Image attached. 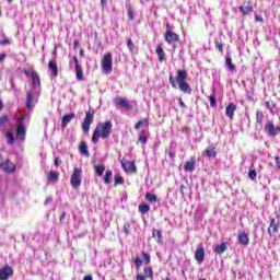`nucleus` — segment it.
<instances>
[{
  "instance_id": "1",
  "label": "nucleus",
  "mask_w": 280,
  "mask_h": 280,
  "mask_svg": "<svg viewBox=\"0 0 280 280\" xmlns=\"http://www.w3.org/2000/svg\"><path fill=\"white\" fill-rule=\"evenodd\" d=\"M187 78H189L187 70L178 69L176 71V77L174 78V75L171 74L168 77V81L173 89H176L177 85L182 93H187L188 95H191V85L187 83Z\"/></svg>"
},
{
  "instance_id": "2",
  "label": "nucleus",
  "mask_w": 280,
  "mask_h": 280,
  "mask_svg": "<svg viewBox=\"0 0 280 280\" xmlns=\"http://www.w3.org/2000/svg\"><path fill=\"white\" fill-rule=\"evenodd\" d=\"M113 133V121L106 120L103 122H97L93 133H92V143H100V139H110Z\"/></svg>"
},
{
  "instance_id": "3",
  "label": "nucleus",
  "mask_w": 280,
  "mask_h": 280,
  "mask_svg": "<svg viewBox=\"0 0 280 280\" xmlns=\"http://www.w3.org/2000/svg\"><path fill=\"white\" fill-rule=\"evenodd\" d=\"M93 121H95V109L90 108L89 110L85 112V117L81 122L84 135H89L91 130V125L93 124Z\"/></svg>"
},
{
  "instance_id": "4",
  "label": "nucleus",
  "mask_w": 280,
  "mask_h": 280,
  "mask_svg": "<svg viewBox=\"0 0 280 280\" xmlns=\"http://www.w3.org/2000/svg\"><path fill=\"white\" fill-rule=\"evenodd\" d=\"M70 185L73 189H80L82 185V168L74 166L72 175L70 177Z\"/></svg>"
},
{
  "instance_id": "5",
  "label": "nucleus",
  "mask_w": 280,
  "mask_h": 280,
  "mask_svg": "<svg viewBox=\"0 0 280 280\" xmlns=\"http://www.w3.org/2000/svg\"><path fill=\"white\" fill-rule=\"evenodd\" d=\"M27 135V128H25V116H21L16 119V139L25 141Z\"/></svg>"
},
{
  "instance_id": "6",
  "label": "nucleus",
  "mask_w": 280,
  "mask_h": 280,
  "mask_svg": "<svg viewBox=\"0 0 280 280\" xmlns=\"http://www.w3.org/2000/svg\"><path fill=\"white\" fill-rule=\"evenodd\" d=\"M26 78H31L33 89H40V74L34 69H24L23 70Z\"/></svg>"
},
{
  "instance_id": "7",
  "label": "nucleus",
  "mask_w": 280,
  "mask_h": 280,
  "mask_svg": "<svg viewBox=\"0 0 280 280\" xmlns=\"http://www.w3.org/2000/svg\"><path fill=\"white\" fill-rule=\"evenodd\" d=\"M101 67L104 73H113V54L107 52L103 56Z\"/></svg>"
},
{
  "instance_id": "8",
  "label": "nucleus",
  "mask_w": 280,
  "mask_h": 280,
  "mask_svg": "<svg viewBox=\"0 0 280 280\" xmlns=\"http://www.w3.org/2000/svg\"><path fill=\"white\" fill-rule=\"evenodd\" d=\"M277 219H275V218L270 219V224H269L268 230H267V232L269 234V237H276L277 233H279L280 214L277 215Z\"/></svg>"
},
{
  "instance_id": "9",
  "label": "nucleus",
  "mask_w": 280,
  "mask_h": 280,
  "mask_svg": "<svg viewBox=\"0 0 280 280\" xmlns=\"http://www.w3.org/2000/svg\"><path fill=\"white\" fill-rule=\"evenodd\" d=\"M164 36L167 45H174V43H178V40H180V36L172 30H166Z\"/></svg>"
},
{
  "instance_id": "10",
  "label": "nucleus",
  "mask_w": 280,
  "mask_h": 280,
  "mask_svg": "<svg viewBox=\"0 0 280 280\" xmlns=\"http://www.w3.org/2000/svg\"><path fill=\"white\" fill-rule=\"evenodd\" d=\"M120 165L126 174H137V165L135 162L121 161Z\"/></svg>"
},
{
  "instance_id": "11",
  "label": "nucleus",
  "mask_w": 280,
  "mask_h": 280,
  "mask_svg": "<svg viewBox=\"0 0 280 280\" xmlns=\"http://www.w3.org/2000/svg\"><path fill=\"white\" fill-rule=\"evenodd\" d=\"M145 279H154V270L150 266L143 267V275L137 273L136 276V280H145Z\"/></svg>"
},
{
  "instance_id": "12",
  "label": "nucleus",
  "mask_w": 280,
  "mask_h": 280,
  "mask_svg": "<svg viewBox=\"0 0 280 280\" xmlns=\"http://www.w3.org/2000/svg\"><path fill=\"white\" fill-rule=\"evenodd\" d=\"M12 277H14V269L11 266L0 268V280H8Z\"/></svg>"
},
{
  "instance_id": "13",
  "label": "nucleus",
  "mask_w": 280,
  "mask_h": 280,
  "mask_svg": "<svg viewBox=\"0 0 280 280\" xmlns=\"http://www.w3.org/2000/svg\"><path fill=\"white\" fill-rule=\"evenodd\" d=\"M114 104L116 106H119L120 108H126L127 110H132V106L130 102L127 101V98L117 97L114 100Z\"/></svg>"
},
{
  "instance_id": "14",
  "label": "nucleus",
  "mask_w": 280,
  "mask_h": 280,
  "mask_svg": "<svg viewBox=\"0 0 280 280\" xmlns=\"http://www.w3.org/2000/svg\"><path fill=\"white\" fill-rule=\"evenodd\" d=\"M201 155L206 156L207 159H215V156H218V151L215 150V147L211 144L202 151Z\"/></svg>"
},
{
  "instance_id": "15",
  "label": "nucleus",
  "mask_w": 280,
  "mask_h": 280,
  "mask_svg": "<svg viewBox=\"0 0 280 280\" xmlns=\"http://www.w3.org/2000/svg\"><path fill=\"white\" fill-rule=\"evenodd\" d=\"M205 255H207V250L203 246H199L195 252V259L199 265L205 261Z\"/></svg>"
},
{
  "instance_id": "16",
  "label": "nucleus",
  "mask_w": 280,
  "mask_h": 280,
  "mask_svg": "<svg viewBox=\"0 0 280 280\" xmlns=\"http://www.w3.org/2000/svg\"><path fill=\"white\" fill-rule=\"evenodd\" d=\"M235 110H237L235 103H229L225 107V115L231 121H233V117H235Z\"/></svg>"
},
{
  "instance_id": "17",
  "label": "nucleus",
  "mask_w": 280,
  "mask_h": 280,
  "mask_svg": "<svg viewBox=\"0 0 280 280\" xmlns=\"http://www.w3.org/2000/svg\"><path fill=\"white\" fill-rule=\"evenodd\" d=\"M237 242L241 246H248L250 244V238L246 232H241L237 234Z\"/></svg>"
},
{
  "instance_id": "18",
  "label": "nucleus",
  "mask_w": 280,
  "mask_h": 280,
  "mask_svg": "<svg viewBox=\"0 0 280 280\" xmlns=\"http://www.w3.org/2000/svg\"><path fill=\"white\" fill-rule=\"evenodd\" d=\"M48 71H50V74L52 75V78H58V62L56 61V59H52L48 62Z\"/></svg>"
},
{
  "instance_id": "19",
  "label": "nucleus",
  "mask_w": 280,
  "mask_h": 280,
  "mask_svg": "<svg viewBox=\"0 0 280 280\" xmlns=\"http://www.w3.org/2000/svg\"><path fill=\"white\" fill-rule=\"evenodd\" d=\"M159 62H165L167 57L165 56V50L163 49V44H159L155 49Z\"/></svg>"
},
{
  "instance_id": "20",
  "label": "nucleus",
  "mask_w": 280,
  "mask_h": 280,
  "mask_svg": "<svg viewBox=\"0 0 280 280\" xmlns=\"http://www.w3.org/2000/svg\"><path fill=\"white\" fill-rule=\"evenodd\" d=\"M72 119H75V113H69L62 117V119H61L62 130H65V128H67V126H69V124H71Z\"/></svg>"
},
{
  "instance_id": "21",
  "label": "nucleus",
  "mask_w": 280,
  "mask_h": 280,
  "mask_svg": "<svg viewBox=\"0 0 280 280\" xmlns=\"http://www.w3.org/2000/svg\"><path fill=\"white\" fill-rule=\"evenodd\" d=\"M238 11L241 12L242 16H248V14H252L253 12V4L250 2L243 4L238 8Z\"/></svg>"
},
{
  "instance_id": "22",
  "label": "nucleus",
  "mask_w": 280,
  "mask_h": 280,
  "mask_svg": "<svg viewBox=\"0 0 280 280\" xmlns=\"http://www.w3.org/2000/svg\"><path fill=\"white\" fill-rule=\"evenodd\" d=\"M196 170V156H191L184 165L185 172H194Z\"/></svg>"
},
{
  "instance_id": "23",
  "label": "nucleus",
  "mask_w": 280,
  "mask_h": 280,
  "mask_svg": "<svg viewBox=\"0 0 280 280\" xmlns=\"http://www.w3.org/2000/svg\"><path fill=\"white\" fill-rule=\"evenodd\" d=\"M4 172H8V174H12L16 172V164H13L10 159L5 161V164L3 166Z\"/></svg>"
},
{
  "instance_id": "24",
  "label": "nucleus",
  "mask_w": 280,
  "mask_h": 280,
  "mask_svg": "<svg viewBox=\"0 0 280 280\" xmlns=\"http://www.w3.org/2000/svg\"><path fill=\"white\" fill-rule=\"evenodd\" d=\"M79 152L83 156H88V158L91 156V153L89 152V145L84 141L80 142V144H79Z\"/></svg>"
},
{
  "instance_id": "25",
  "label": "nucleus",
  "mask_w": 280,
  "mask_h": 280,
  "mask_svg": "<svg viewBox=\"0 0 280 280\" xmlns=\"http://www.w3.org/2000/svg\"><path fill=\"white\" fill-rule=\"evenodd\" d=\"M228 245H226V242H223L219 245H217L213 249L214 253H217V255H224V253H226L228 250Z\"/></svg>"
},
{
  "instance_id": "26",
  "label": "nucleus",
  "mask_w": 280,
  "mask_h": 280,
  "mask_svg": "<svg viewBox=\"0 0 280 280\" xmlns=\"http://www.w3.org/2000/svg\"><path fill=\"white\" fill-rule=\"evenodd\" d=\"M141 128H150V119L144 118L142 120H138V122L135 125V130H140Z\"/></svg>"
},
{
  "instance_id": "27",
  "label": "nucleus",
  "mask_w": 280,
  "mask_h": 280,
  "mask_svg": "<svg viewBox=\"0 0 280 280\" xmlns=\"http://www.w3.org/2000/svg\"><path fill=\"white\" fill-rule=\"evenodd\" d=\"M152 237L158 244H163V232H161V230H153Z\"/></svg>"
},
{
  "instance_id": "28",
  "label": "nucleus",
  "mask_w": 280,
  "mask_h": 280,
  "mask_svg": "<svg viewBox=\"0 0 280 280\" xmlns=\"http://www.w3.org/2000/svg\"><path fill=\"white\" fill-rule=\"evenodd\" d=\"M148 131L147 130H141L139 136H138V141L142 143V145H145L148 143Z\"/></svg>"
},
{
  "instance_id": "29",
  "label": "nucleus",
  "mask_w": 280,
  "mask_h": 280,
  "mask_svg": "<svg viewBox=\"0 0 280 280\" xmlns=\"http://www.w3.org/2000/svg\"><path fill=\"white\" fill-rule=\"evenodd\" d=\"M74 71L78 82H82V80H84V70L82 69V66L74 68Z\"/></svg>"
},
{
  "instance_id": "30",
  "label": "nucleus",
  "mask_w": 280,
  "mask_h": 280,
  "mask_svg": "<svg viewBox=\"0 0 280 280\" xmlns=\"http://www.w3.org/2000/svg\"><path fill=\"white\" fill-rule=\"evenodd\" d=\"M26 108H33L34 107V94L32 92L26 93Z\"/></svg>"
},
{
  "instance_id": "31",
  "label": "nucleus",
  "mask_w": 280,
  "mask_h": 280,
  "mask_svg": "<svg viewBox=\"0 0 280 280\" xmlns=\"http://www.w3.org/2000/svg\"><path fill=\"white\" fill-rule=\"evenodd\" d=\"M127 14L130 21H135V10L132 9V4L130 2H126L125 4Z\"/></svg>"
},
{
  "instance_id": "32",
  "label": "nucleus",
  "mask_w": 280,
  "mask_h": 280,
  "mask_svg": "<svg viewBox=\"0 0 280 280\" xmlns=\"http://www.w3.org/2000/svg\"><path fill=\"white\" fill-rule=\"evenodd\" d=\"M47 178H48V180H49L50 183H58L59 176H58V173H57V172L50 171V172L48 173V175H47Z\"/></svg>"
},
{
  "instance_id": "33",
  "label": "nucleus",
  "mask_w": 280,
  "mask_h": 280,
  "mask_svg": "<svg viewBox=\"0 0 280 280\" xmlns=\"http://www.w3.org/2000/svg\"><path fill=\"white\" fill-rule=\"evenodd\" d=\"M135 267H136V272H139L141 270V267L143 266V259L141 257L137 256L133 260Z\"/></svg>"
},
{
  "instance_id": "34",
  "label": "nucleus",
  "mask_w": 280,
  "mask_h": 280,
  "mask_svg": "<svg viewBox=\"0 0 280 280\" xmlns=\"http://www.w3.org/2000/svg\"><path fill=\"white\" fill-rule=\"evenodd\" d=\"M110 178H113V171L107 170L105 172L104 177H103V180H104L105 185H110Z\"/></svg>"
},
{
  "instance_id": "35",
  "label": "nucleus",
  "mask_w": 280,
  "mask_h": 280,
  "mask_svg": "<svg viewBox=\"0 0 280 280\" xmlns=\"http://www.w3.org/2000/svg\"><path fill=\"white\" fill-rule=\"evenodd\" d=\"M225 65L230 71H235L236 67L233 63V59L231 57L225 58Z\"/></svg>"
},
{
  "instance_id": "36",
  "label": "nucleus",
  "mask_w": 280,
  "mask_h": 280,
  "mask_svg": "<svg viewBox=\"0 0 280 280\" xmlns=\"http://www.w3.org/2000/svg\"><path fill=\"white\" fill-rule=\"evenodd\" d=\"M145 200H148V202H156L159 200V197H156V195L154 194L147 192Z\"/></svg>"
},
{
  "instance_id": "37",
  "label": "nucleus",
  "mask_w": 280,
  "mask_h": 280,
  "mask_svg": "<svg viewBox=\"0 0 280 280\" xmlns=\"http://www.w3.org/2000/svg\"><path fill=\"white\" fill-rule=\"evenodd\" d=\"M139 211L144 215V213H150V206L145 203H141L139 206Z\"/></svg>"
},
{
  "instance_id": "38",
  "label": "nucleus",
  "mask_w": 280,
  "mask_h": 280,
  "mask_svg": "<svg viewBox=\"0 0 280 280\" xmlns=\"http://www.w3.org/2000/svg\"><path fill=\"white\" fill-rule=\"evenodd\" d=\"M14 141V133H12V131H7V143H9V145H12Z\"/></svg>"
},
{
  "instance_id": "39",
  "label": "nucleus",
  "mask_w": 280,
  "mask_h": 280,
  "mask_svg": "<svg viewBox=\"0 0 280 280\" xmlns=\"http://www.w3.org/2000/svg\"><path fill=\"white\" fill-rule=\"evenodd\" d=\"M141 255H142V259L144 260V262H145L147 265H149V264L152 262V257L150 256L149 253L142 250V252H141Z\"/></svg>"
},
{
  "instance_id": "40",
  "label": "nucleus",
  "mask_w": 280,
  "mask_h": 280,
  "mask_svg": "<svg viewBox=\"0 0 280 280\" xmlns=\"http://www.w3.org/2000/svg\"><path fill=\"white\" fill-rule=\"evenodd\" d=\"M114 185L115 187H117V185H124V177L120 175H115Z\"/></svg>"
},
{
  "instance_id": "41",
  "label": "nucleus",
  "mask_w": 280,
  "mask_h": 280,
  "mask_svg": "<svg viewBox=\"0 0 280 280\" xmlns=\"http://www.w3.org/2000/svg\"><path fill=\"white\" fill-rule=\"evenodd\" d=\"M127 47L131 54L135 51V42H132V38L130 37L127 38Z\"/></svg>"
},
{
  "instance_id": "42",
  "label": "nucleus",
  "mask_w": 280,
  "mask_h": 280,
  "mask_svg": "<svg viewBox=\"0 0 280 280\" xmlns=\"http://www.w3.org/2000/svg\"><path fill=\"white\" fill-rule=\"evenodd\" d=\"M179 191H180L183 198H185V196H187V194H188V191H189V188L187 187V185L182 184V185H180V188H179Z\"/></svg>"
},
{
  "instance_id": "43",
  "label": "nucleus",
  "mask_w": 280,
  "mask_h": 280,
  "mask_svg": "<svg viewBox=\"0 0 280 280\" xmlns=\"http://www.w3.org/2000/svg\"><path fill=\"white\" fill-rule=\"evenodd\" d=\"M130 229H131L130 222L124 223L122 231L125 235H130Z\"/></svg>"
},
{
  "instance_id": "44",
  "label": "nucleus",
  "mask_w": 280,
  "mask_h": 280,
  "mask_svg": "<svg viewBox=\"0 0 280 280\" xmlns=\"http://www.w3.org/2000/svg\"><path fill=\"white\" fill-rule=\"evenodd\" d=\"M106 170V167L98 165L95 167V174H97L98 176H104V171Z\"/></svg>"
},
{
  "instance_id": "45",
  "label": "nucleus",
  "mask_w": 280,
  "mask_h": 280,
  "mask_svg": "<svg viewBox=\"0 0 280 280\" xmlns=\"http://www.w3.org/2000/svg\"><path fill=\"white\" fill-rule=\"evenodd\" d=\"M248 178H250V180H257V171H255V170H249V172H248Z\"/></svg>"
},
{
  "instance_id": "46",
  "label": "nucleus",
  "mask_w": 280,
  "mask_h": 280,
  "mask_svg": "<svg viewBox=\"0 0 280 280\" xmlns=\"http://www.w3.org/2000/svg\"><path fill=\"white\" fill-rule=\"evenodd\" d=\"M209 100H210V106H212V108H215V106H218V100L215 98V96L210 95Z\"/></svg>"
},
{
  "instance_id": "47",
  "label": "nucleus",
  "mask_w": 280,
  "mask_h": 280,
  "mask_svg": "<svg viewBox=\"0 0 280 280\" xmlns=\"http://www.w3.org/2000/svg\"><path fill=\"white\" fill-rule=\"evenodd\" d=\"M168 158H170V161L172 162H174V159L176 158V153H174L172 145L170 147V150H168Z\"/></svg>"
},
{
  "instance_id": "48",
  "label": "nucleus",
  "mask_w": 280,
  "mask_h": 280,
  "mask_svg": "<svg viewBox=\"0 0 280 280\" xmlns=\"http://www.w3.org/2000/svg\"><path fill=\"white\" fill-rule=\"evenodd\" d=\"M215 47H217L218 51H220V54H224V44L217 43Z\"/></svg>"
},
{
  "instance_id": "49",
  "label": "nucleus",
  "mask_w": 280,
  "mask_h": 280,
  "mask_svg": "<svg viewBox=\"0 0 280 280\" xmlns=\"http://www.w3.org/2000/svg\"><path fill=\"white\" fill-rule=\"evenodd\" d=\"M264 121V116L259 115V110L256 112V124H261Z\"/></svg>"
},
{
  "instance_id": "50",
  "label": "nucleus",
  "mask_w": 280,
  "mask_h": 280,
  "mask_svg": "<svg viewBox=\"0 0 280 280\" xmlns=\"http://www.w3.org/2000/svg\"><path fill=\"white\" fill-rule=\"evenodd\" d=\"M8 115H3L2 117H0V126H3V124H7L8 121Z\"/></svg>"
},
{
  "instance_id": "51",
  "label": "nucleus",
  "mask_w": 280,
  "mask_h": 280,
  "mask_svg": "<svg viewBox=\"0 0 280 280\" xmlns=\"http://www.w3.org/2000/svg\"><path fill=\"white\" fill-rule=\"evenodd\" d=\"M72 60H73V62H74V68L82 66V65L80 63V60H78V57H77V56H73V57H72Z\"/></svg>"
},
{
  "instance_id": "52",
  "label": "nucleus",
  "mask_w": 280,
  "mask_h": 280,
  "mask_svg": "<svg viewBox=\"0 0 280 280\" xmlns=\"http://www.w3.org/2000/svg\"><path fill=\"white\" fill-rule=\"evenodd\" d=\"M60 165H62V160H60V158H55V167H59Z\"/></svg>"
},
{
  "instance_id": "53",
  "label": "nucleus",
  "mask_w": 280,
  "mask_h": 280,
  "mask_svg": "<svg viewBox=\"0 0 280 280\" xmlns=\"http://www.w3.org/2000/svg\"><path fill=\"white\" fill-rule=\"evenodd\" d=\"M178 104H179L180 108H187V105L185 104V102H183L182 97L178 98Z\"/></svg>"
},
{
  "instance_id": "54",
  "label": "nucleus",
  "mask_w": 280,
  "mask_h": 280,
  "mask_svg": "<svg viewBox=\"0 0 280 280\" xmlns=\"http://www.w3.org/2000/svg\"><path fill=\"white\" fill-rule=\"evenodd\" d=\"M275 161H276L277 170L280 171V156L277 155V156L275 158Z\"/></svg>"
},
{
  "instance_id": "55",
  "label": "nucleus",
  "mask_w": 280,
  "mask_h": 280,
  "mask_svg": "<svg viewBox=\"0 0 280 280\" xmlns=\"http://www.w3.org/2000/svg\"><path fill=\"white\" fill-rule=\"evenodd\" d=\"M66 219H67V212H62L59 218V222H65Z\"/></svg>"
},
{
  "instance_id": "56",
  "label": "nucleus",
  "mask_w": 280,
  "mask_h": 280,
  "mask_svg": "<svg viewBox=\"0 0 280 280\" xmlns=\"http://www.w3.org/2000/svg\"><path fill=\"white\" fill-rule=\"evenodd\" d=\"M265 106H266L267 110H269L270 113H272V107L270 106V101H267V102L265 103Z\"/></svg>"
},
{
  "instance_id": "57",
  "label": "nucleus",
  "mask_w": 280,
  "mask_h": 280,
  "mask_svg": "<svg viewBox=\"0 0 280 280\" xmlns=\"http://www.w3.org/2000/svg\"><path fill=\"white\" fill-rule=\"evenodd\" d=\"M0 45H10V39L5 38L0 40Z\"/></svg>"
},
{
  "instance_id": "58",
  "label": "nucleus",
  "mask_w": 280,
  "mask_h": 280,
  "mask_svg": "<svg viewBox=\"0 0 280 280\" xmlns=\"http://www.w3.org/2000/svg\"><path fill=\"white\" fill-rule=\"evenodd\" d=\"M255 21L258 22V23H264V18H261L259 15H256Z\"/></svg>"
},
{
  "instance_id": "59",
  "label": "nucleus",
  "mask_w": 280,
  "mask_h": 280,
  "mask_svg": "<svg viewBox=\"0 0 280 280\" xmlns=\"http://www.w3.org/2000/svg\"><path fill=\"white\" fill-rule=\"evenodd\" d=\"M7 54L5 52H2V54H0V62H3V60H5V58H7Z\"/></svg>"
},
{
  "instance_id": "60",
  "label": "nucleus",
  "mask_w": 280,
  "mask_h": 280,
  "mask_svg": "<svg viewBox=\"0 0 280 280\" xmlns=\"http://www.w3.org/2000/svg\"><path fill=\"white\" fill-rule=\"evenodd\" d=\"M107 3H108L107 0H101L102 8H106Z\"/></svg>"
},
{
  "instance_id": "61",
  "label": "nucleus",
  "mask_w": 280,
  "mask_h": 280,
  "mask_svg": "<svg viewBox=\"0 0 280 280\" xmlns=\"http://www.w3.org/2000/svg\"><path fill=\"white\" fill-rule=\"evenodd\" d=\"M83 280H93V276L91 275L84 276Z\"/></svg>"
},
{
  "instance_id": "62",
  "label": "nucleus",
  "mask_w": 280,
  "mask_h": 280,
  "mask_svg": "<svg viewBox=\"0 0 280 280\" xmlns=\"http://www.w3.org/2000/svg\"><path fill=\"white\" fill-rule=\"evenodd\" d=\"M0 167H5V164L3 163V158L0 155Z\"/></svg>"
},
{
  "instance_id": "63",
  "label": "nucleus",
  "mask_w": 280,
  "mask_h": 280,
  "mask_svg": "<svg viewBox=\"0 0 280 280\" xmlns=\"http://www.w3.org/2000/svg\"><path fill=\"white\" fill-rule=\"evenodd\" d=\"M75 47H80V40H78V39H74V48Z\"/></svg>"
},
{
  "instance_id": "64",
  "label": "nucleus",
  "mask_w": 280,
  "mask_h": 280,
  "mask_svg": "<svg viewBox=\"0 0 280 280\" xmlns=\"http://www.w3.org/2000/svg\"><path fill=\"white\" fill-rule=\"evenodd\" d=\"M79 55L81 56V58H84V49H80Z\"/></svg>"
}]
</instances>
